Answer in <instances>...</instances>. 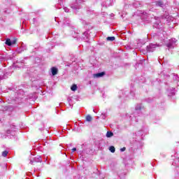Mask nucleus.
<instances>
[{"label":"nucleus","mask_w":179,"mask_h":179,"mask_svg":"<svg viewBox=\"0 0 179 179\" xmlns=\"http://www.w3.org/2000/svg\"><path fill=\"white\" fill-rule=\"evenodd\" d=\"M104 75H106V72L102 71L101 73H98L94 74V76L95 78H103V76H104Z\"/></svg>","instance_id":"obj_1"},{"label":"nucleus","mask_w":179,"mask_h":179,"mask_svg":"<svg viewBox=\"0 0 179 179\" xmlns=\"http://www.w3.org/2000/svg\"><path fill=\"white\" fill-rule=\"evenodd\" d=\"M52 71V75L53 76H55V75H57V73H58V69L55 68V67H52L51 69Z\"/></svg>","instance_id":"obj_2"},{"label":"nucleus","mask_w":179,"mask_h":179,"mask_svg":"<svg viewBox=\"0 0 179 179\" xmlns=\"http://www.w3.org/2000/svg\"><path fill=\"white\" fill-rule=\"evenodd\" d=\"M71 90H72V92H76V90H78V85H76V84H73L71 87Z\"/></svg>","instance_id":"obj_3"},{"label":"nucleus","mask_w":179,"mask_h":179,"mask_svg":"<svg viewBox=\"0 0 179 179\" xmlns=\"http://www.w3.org/2000/svg\"><path fill=\"white\" fill-rule=\"evenodd\" d=\"M111 136H114V133L111 132V131H107L106 137L107 138H111Z\"/></svg>","instance_id":"obj_4"},{"label":"nucleus","mask_w":179,"mask_h":179,"mask_svg":"<svg viewBox=\"0 0 179 179\" xmlns=\"http://www.w3.org/2000/svg\"><path fill=\"white\" fill-rule=\"evenodd\" d=\"M107 41H114L115 40V37L114 36H108L106 38Z\"/></svg>","instance_id":"obj_5"},{"label":"nucleus","mask_w":179,"mask_h":179,"mask_svg":"<svg viewBox=\"0 0 179 179\" xmlns=\"http://www.w3.org/2000/svg\"><path fill=\"white\" fill-rule=\"evenodd\" d=\"M92 120L93 118L90 115L86 116V121H87L88 122H90Z\"/></svg>","instance_id":"obj_6"},{"label":"nucleus","mask_w":179,"mask_h":179,"mask_svg":"<svg viewBox=\"0 0 179 179\" xmlns=\"http://www.w3.org/2000/svg\"><path fill=\"white\" fill-rule=\"evenodd\" d=\"M6 45H8V46L12 45V41H10V39L7 38L6 41Z\"/></svg>","instance_id":"obj_7"},{"label":"nucleus","mask_w":179,"mask_h":179,"mask_svg":"<svg viewBox=\"0 0 179 179\" xmlns=\"http://www.w3.org/2000/svg\"><path fill=\"white\" fill-rule=\"evenodd\" d=\"M109 150L111 152V153H114L115 152V148L114 146H110L109 148Z\"/></svg>","instance_id":"obj_8"},{"label":"nucleus","mask_w":179,"mask_h":179,"mask_svg":"<svg viewBox=\"0 0 179 179\" xmlns=\"http://www.w3.org/2000/svg\"><path fill=\"white\" fill-rule=\"evenodd\" d=\"M8 153H9L8 151H7V150L3 151V152H2V156H3V157H6L8 156Z\"/></svg>","instance_id":"obj_9"},{"label":"nucleus","mask_w":179,"mask_h":179,"mask_svg":"<svg viewBox=\"0 0 179 179\" xmlns=\"http://www.w3.org/2000/svg\"><path fill=\"white\" fill-rule=\"evenodd\" d=\"M156 5H157V6H163V2L162 1H157Z\"/></svg>","instance_id":"obj_10"},{"label":"nucleus","mask_w":179,"mask_h":179,"mask_svg":"<svg viewBox=\"0 0 179 179\" xmlns=\"http://www.w3.org/2000/svg\"><path fill=\"white\" fill-rule=\"evenodd\" d=\"M126 149H127V148H126L125 147H124V148H121L120 150H121L122 152H125Z\"/></svg>","instance_id":"obj_11"},{"label":"nucleus","mask_w":179,"mask_h":179,"mask_svg":"<svg viewBox=\"0 0 179 179\" xmlns=\"http://www.w3.org/2000/svg\"><path fill=\"white\" fill-rule=\"evenodd\" d=\"M71 150L72 153H73V152H76V148H73Z\"/></svg>","instance_id":"obj_12"},{"label":"nucleus","mask_w":179,"mask_h":179,"mask_svg":"<svg viewBox=\"0 0 179 179\" xmlns=\"http://www.w3.org/2000/svg\"><path fill=\"white\" fill-rule=\"evenodd\" d=\"M7 134H10V130H7Z\"/></svg>","instance_id":"obj_13"},{"label":"nucleus","mask_w":179,"mask_h":179,"mask_svg":"<svg viewBox=\"0 0 179 179\" xmlns=\"http://www.w3.org/2000/svg\"><path fill=\"white\" fill-rule=\"evenodd\" d=\"M39 162H41V159H39Z\"/></svg>","instance_id":"obj_14"}]
</instances>
